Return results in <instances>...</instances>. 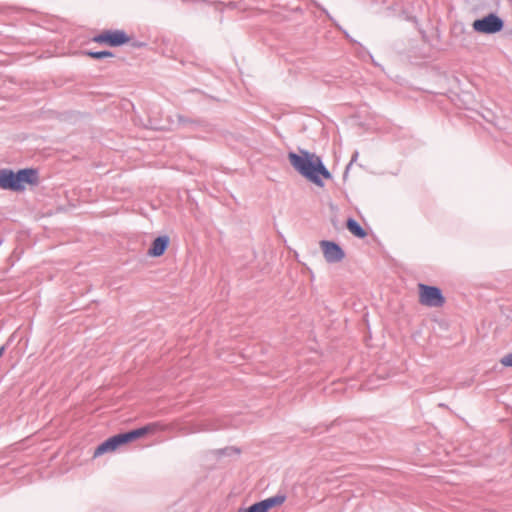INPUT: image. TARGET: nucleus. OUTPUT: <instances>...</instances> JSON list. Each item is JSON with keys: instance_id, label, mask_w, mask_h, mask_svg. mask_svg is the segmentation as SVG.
Segmentation results:
<instances>
[{"instance_id": "obj_12", "label": "nucleus", "mask_w": 512, "mask_h": 512, "mask_svg": "<svg viewBox=\"0 0 512 512\" xmlns=\"http://www.w3.org/2000/svg\"><path fill=\"white\" fill-rule=\"evenodd\" d=\"M84 54L93 58V59H104L107 57H114V54L111 51L103 50V51H92L86 50Z\"/></svg>"}, {"instance_id": "obj_6", "label": "nucleus", "mask_w": 512, "mask_h": 512, "mask_svg": "<svg viewBox=\"0 0 512 512\" xmlns=\"http://www.w3.org/2000/svg\"><path fill=\"white\" fill-rule=\"evenodd\" d=\"M285 500V495L276 494L275 496L256 502L247 508H240L238 512H269L270 509L283 504Z\"/></svg>"}, {"instance_id": "obj_9", "label": "nucleus", "mask_w": 512, "mask_h": 512, "mask_svg": "<svg viewBox=\"0 0 512 512\" xmlns=\"http://www.w3.org/2000/svg\"><path fill=\"white\" fill-rule=\"evenodd\" d=\"M170 239L167 235L158 236L155 238L148 249L147 254L151 257L162 256L169 246Z\"/></svg>"}, {"instance_id": "obj_18", "label": "nucleus", "mask_w": 512, "mask_h": 512, "mask_svg": "<svg viewBox=\"0 0 512 512\" xmlns=\"http://www.w3.org/2000/svg\"><path fill=\"white\" fill-rule=\"evenodd\" d=\"M227 450H229V448L222 449V450L219 451V453L221 455H226L227 454Z\"/></svg>"}, {"instance_id": "obj_20", "label": "nucleus", "mask_w": 512, "mask_h": 512, "mask_svg": "<svg viewBox=\"0 0 512 512\" xmlns=\"http://www.w3.org/2000/svg\"><path fill=\"white\" fill-rule=\"evenodd\" d=\"M322 10H323V12H324V13H326V14H327V16H329V14H328L327 10H325V9H322Z\"/></svg>"}, {"instance_id": "obj_17", "label": "nucleus", "mask_w": 512, "mask_h": 512, "mask_svg": "<svg viewBox=\"0 0 512 512\" xmlns=\"http://www.w3.org/2000/svg\"><path fill=\"white\" fill-rule=\"evenodd\" d=\"M5 350H6L5 345H2V346L0 347V358H1V357H2V355L4 354Z\"/></svg>"}, {"instance_id": "obj_8", "label": "nucleus", "mask_w": 512, "mask_h": 512, "mask_svg": "<svg viewBox=\"0 0 512 512\" xmlns=\"http://www.w3.org/2000/svg\"><path fill=\"white\" fill-rule=\"evenodd\" d=\"M125 444L126 442L123 440L121 433L113 435L97 446L93 456L98 457L107 452H114L117 448Z\"/></svg>"}, {"instance_id": "obj_2", "label": "nucleus", "mask_w": 512, "mask_h": 512, "mask_svg": "<svg viewBox=\"0 0 512 512\" xmlns=\"http://www.w3.org/2000/svg\"><path fill=\"white\" fill-rule=\"evenodd\" d=\"M39 183L38 171L34 168H24L17 172L11 169H0V188L14 192L24 191L26 185Z\"/></svg>"}, {"instance_id": "obj_11", "label": "nucleus", "mask_w": 512, "mask_h": 512, "mask_svg": "<svg viewBox=\"0 0 512 512\" xmlns=\"http://www.w3.org/2000/svg\"><path fill=\"white\" fill-rule=\"evenodd\" d=\"M346 227L351 234L359 239H363L367 236L366 230L352 217L347 219Z\"/></svg>"}, {"instance_id": "obj_13", "label": "nucleus", "mask_w": 512, "mask_h": 512, "mask_svg": "<svg viewBox=\"0 0 512 512\" xmlns=\"http://www.w3.org/2000/svg\"><path fill=\"white\" fill-rule=\"evenodd\" d=\"M358 156H359V152H358V151H354V153H353V155H352V157H351L350 162H349V163H348V165L346 166V169H345V172H344V178H346V177H347V174H348V171H349L350 167L353 165V163H354L355 161H357Z\"/></svg>"}, {"instance_id": "obj_3", "label": "nucleus", "mask_w": 512, "mask_h": 512, "mask_svg": "<svg viewBox=\"0 0 512 512\" xmlns=\"http://www.w3.org/2000/svg\"><path fill=\"white\" fill-rule=\"evenodd\" d=\"M472 28L477 33L496 34L503 30L504 20L496 13H489L482 18L474 20Z\"/></svg>"}, {"instance_id": "obj_14", "label": "nucleus", "mask_w": 512, "mask_h": 512, "mask_svg": "<svg viewBox=\"0 0 512 512\" xmlns=\"http://www.w3.org/2000/svg\"><path fill=\"white\" fill-rule=\"evenodd\" d=\"M501 364L505 367H512V353H509L502 357L500 360Z\"/></svg>"}, {"instance_id": "obj_16", "label": "nucleus", "mask_w": 512, "mask_h": 512, "mask_svg": "<svg viewBox=\"0 0 512 512\" xmlns=\"http://www.w3.org/2000/svg\"><path fill=\"white\" fill-rule=\"evenodd\" d=\"M146 44L144 42L135 41L131 44L133 48H141L144 47Z\"/></svg>"}, {"instance_id": "obj_1", "label": "nucleus", "mask_w": 512, "mask_h": 512, "mask_svg": "<svg viewBox=\"0 0 512 512\" xmlns=\"http://www.w3.org/2000/svg\"><path fill=\"white\" fill-rule=\"evenodd\" d=\"M288 159L299 174L318 187L324 186L323 178H332L322 159L314 153L306 150H301V154L289 152Z\"/></svg>"}, {"instance_id": "obj_5", "label": "nucleus", "mask_w": 512, "mask_h": 512, "mask_svg": "<svg viewBox=\"0 0 512 512\" xmlns=\"http://www.w3.org/2000/svg\"><path fill=\"white\" fill-rule=\"evenodd\" d=\"M92 40L99 44L119 47L127 44L130 41V37L124 30H105L95 35Z\"/></svg>"}, {"instance_id": "obj_19", "label": "nucleus", "mask_w": 512, "mask_h": 512, "mask_svg": "<svg viewBox=\"0 0 512 512\" xmlns=\"http://www.w3.org/2000/svg\"><path fill=\"white\" fill-rule=\"evenodd\" d=\"M234 452L239 453L240 451L238 449L231 448Z\"/></svg>"}, {"instance_id": "obj_15", "label": "nucleus", "mask_w": 512, "mask_h": 512, "mask_svg": "<svg viewBox=\"0 0 512 512\" xmlns=\"http://www.w3.org/2000/svg\"><path fill=\"white\" fill-rule=\"evenodd\" d=\"M177 119H178V122L179 124H182V125H187V124H193L194 122L191 120V119H188L182 115H178L177 116Z\"/></svg>"}, {"instance_id": "obj_4", "label": "nucleus", "mask_w": 512, "mask_h": 512, "mask_svg": "<svg viewBox=\"0 0 512 512\" xmlns=\"http://www.w3.org/2000/svg\"><path fill=\"white\" fill-rule=\"evenodd\" d=\"M419 302L427 307H441L445 298L440 288L419 284Z\"/></svg>"}, {"instance_id": "obj_7", "label": "nucleus", "mask_w": 512, "mask_h": 512, "mask_svg": "<svg viewBox=\"0 0 512 512\" xmlns=\"http://www.w3.org/2000/svg\"><path fill=\"white\" fill-rule=\"evenodd\" d=\"M320 247L327 263H338L345 258L344 250L334 241L322 240L320 241Z\"/></svg>"}, {"instance_id": "obj_10", "label": "nucleus", "mask_w": 512, "mask_h": 512, "mask_svg": "<svg viewBox=\"0 0 512 512\" xmlns=\"http://www.w3.org/2000/svg\"><path fill=\"white\" fill-rule=\"evenodd\" d=\"M154 424H148V425H145L143 427H140V428H137V429H133V430H129L127 432H123L121 433L122 434V437H123V440L127 443H130L136 439H139L143 436H145L146 434H148L149 432L153 431L154 429Z\"/></svg>"}]
</instances>
